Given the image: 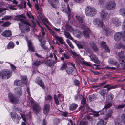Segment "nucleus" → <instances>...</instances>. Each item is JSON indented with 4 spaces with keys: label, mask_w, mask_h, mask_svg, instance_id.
I'll return each mask as SVG.
<instances>
[{
    "label": "nucleus",
    "mask_w": 125,
    "mask_h": 125,
    "mask_svg": "<svg viewBox=\"0 0 125 125\" xmlns=\"http://www.w3.org/2000/svg\"><path fill=\"white\" fill-rule=\"evenodd\" d=\"M125 106V104L119 105L116 107V109L117 110L123 108Z\"/></svg>",
    "instance_id": "nucleus-49"
},
{
    "label": "nucleus",
    "mask_w": 125,
    "mask_h": 125,
    "mask_svg": "<svg viewBox=\"0 0 125 125\" xmlns=\"http://www.w3.org/2000/svg\"><path fill=\"white\" fill-rule=\"evenodd\" d=\"M66 42L69 45L70 47L72 49H73L74 48V46L73 45L70 41L68 39L66 40Z\"/></svg>",
    "instance_id": "nucleus-41"
},
{
    "label": "nucleus",
    "mask_w": 125,
    "mask_h": 125,
    "mask_svg": "<svg viewBox=\"0 0 125 125\" xmlns=\"http://www.w3.org/2000/svg\"><path fill=\"white\" fill-rule=\"evenodd\" d=\"M14 46V45L13 43L10 42L9 43L7 46V47L8 49H10L13 48Z\"/></svg>",
    "instance_id": "nucleus-38"
},
{
    "label": "nucleus",
    "mask_w": 125,
    "mask_h": 125,
    "mask_svg": "<svg viewBox=\"0 0 125 125\" xmlns=\"http://www.w3.org/2000/svg\"><path fill=\"white\" fill-rule=\"evenodd\" d=\"M112 22L113 24L116 26L120 25L121 23L120 21L117 18H113V19Z\"/></svg>",
    "instance_id": "nucleus-17"
},
{
    "label": "nucleus",
    "mask_w": 125,
    "mask_h": 125,
    "mask_svg": "<svg viewBox=\"0 0 125 125\" xmlns=\"http://www.w3.org/2000/svg\"><path fill=\"white\" fill-rule=\"evenodd\" d=\"M91 46L93 50L95 51H97L98 50V48L95 44L93 42H90Z\"/></svg>",
    "instance_id": "nucleus-27"
},
{
    "label": "nucleus",
    "mask_w": 125,
    "mask_h": 125,
    "mask_svg": "<svg viewBox=\"0 0 125 125\" xmlns=\"http://www.w3.org/2000/svg\"><path fill=\"white\" fill-rule=\"evenodd\" d=\"M11 16H6L4 17L3 18H2V20H8L11 18Z\"/></svg>",
    "instance_id": "nucleus-61"
},
{
    "label": "nucleus",
    "mask_w": 125,
    "mask_h": 125,
    "mask_svg": "<svg viewBox=\"0 0 125 125\" xmlns=\"http://www.w3.org/2000/svg\"><path fill=\"white\" fill-rule=\"evenodd\" d=\"M109 62L110 64L114 65L116 64L117 62L116 61L113 59H111L109 60Z\"/></svg>",
    "instance_id": "nucleus-37"
},
{
    "label": "nucleus",
    "mask_w": 125,
    "mask_h": 125,
    "mask_svg": "<svg viewBox=\"0 0 125 125\" xmlns=\"http://www.w3.org/2000/svg\"><path fill=\"white\" fill-rule=\"evenodd\" d=\"M36 82L43 89H44L45 88V86L43 83L42 82V80L40 79V78L38 79L36 81Z\"/></svg>",
    "instance_id": "nucleus-22"
},
{
    "label": "nucleus",
    "mask_w": 125,
    "mask_h": 125,
    "mask_svg": "<svg viewBox=\"0 0 125 125\" xmlns=\"http://www.w3.org/2000/svg\"><path fill=\"white\" fill-rule=\"evenodd\" d=\"M116 6V4L114 2L110 1L106 3L105 7L107 10H111L115 9Z\"/></svg>",
    "instance_id": "nucleus-6"
},
{
    "label": "nucleus",
    "mask_w": 125,
    "mask_h": 125,
    "mask_svg": "<svg viewBox=\"0 0 125 125\" xmlns=\"http://www.w3.org/2000/svg\"><path fill=\"white\" fill-rule=\"evenodd\" d=\"M50 105L49 104L45 105L43 108V113L45 114L48 113L50 110Z\"/></svg>",
    "instance_id": "nucleus-15"
},
{
    "label": "nucleus",
    "mask_w": 125,
    "mask_h": 125,
    "mask_svg": "<svg viewBox=\"0 0 125 125\" xmlns=\"http://www.w3.org/2000/svg\"><path fill=\"white\" fill-rule=\"evenodd\" d=\"M102 18L104 20H106L109 18V15L108 13L105 11H103L101 14Z\"/></svg>",
    "instance_id": "nucleus-13"
},
{
    "label": "nucleus",
    "mask_w": 125,
    "mask_h": 125,
    "mask_svg": "<svg viewBox=\"0 0 125 125\" xmlns=\"http://www.w3.org/2000/svg\"><path fill=\"white\" fill-rule=\"evenodd\" d=\"M117 87V86L116 85L111 86L110 84H108L105 85L104 86V88H107V91H109L110 90L114 89Z\"/></svg>",
    "instance_id": "nucleus-21"
},
{
    "label": "nucleus",
    "mask_w": 125,
    "mask_h": 125,
    "mask_svg": "<svg viewBox=\"0 0 125 125\" xmlns=\"http://www.w3.org/2000/svg\"><path fill=\"white\" fill-rule=\"evenodd\" d=\"M106 90L104 89L101 90L99 91V93L103 97H104L106 93Z\"/></svg>",
    "instance_id": "nucleus-34"
},
{
    "label": "nucleus",
    "mask_w": 125,
    "mask_h": 125,
    "mask_svg": "<svg viewBox=\"0 0 125 125\" xmlns=\"http://www.w3.org/2000/svg\"><path fill=\"white\" fill-rule=\"evenodd\" d=\"M2 35L6 37H9L11 35V31L9 30H6L1 34Z\"/></svg>",
    "instance_id": "nucleus-19"
},
{
    "label": "nucleus",
    "mask_w": 125,
    "mask_h": 125,
    "mask_svg": "<svg viewBox=\"0 0 125 125\" xmlns=\"http://www.w3.org/2000/svg\"><path fill=\"white\" fill-rule=\"evenodd\" d=\"M38 39L40 42L41 43L42 41L44 42V39L43 36H40L38 37Z\"/></svg>",
    "instance_id": "nucleus-48"
},
{
    "label": "nucleus",
    "mask_w": 125,
    "mask_h": 125,
    "mask_svg": "<svg viewBox=\"0 0 125 125\" xmlns=\"http://www.w3.org/2000/svg\"><path fill=\"white\" fill-rule=\"evenodd\" d=\"M77 19L78 22L80 23H83L84 21V20L82 17L80 16H76L75 17Z\"/></svg>",
    "instance_id": "nucleus-32"
},
{
    "label": "nucleus",
    "mask_w": 125,
    "mask_h": 125,
    "mask_svg": "<svg viewBox=\"0 0 125 125\" xmlns=\"http://www.w3.org/2000/svg\"><path fill=\"white\" fill-rule=\"evenodd\" d=\"M85 0H74L75 2L78 3H81L84 1Z\"/></svg>",
    "instance_id": "nucleus-62"
},
{
    "label": "nucleus",
    "mask_w": 125,
    "mask_h": 125,
    "mask_svg": "<svg viewBox=\"0 0 125 125\" xmlns=\"http://www.w3.org/2000/svg\"><path fill=\"white\" fill-rule=\"evenodd\" d=\"M114 95L112 94L110 92L106 96V97L107 99H108L109 102H111L113 99Z\"/></svg>",
    "instance_id": "nucleus-23"
},
{
    "label": "nucleus",
    "mask_w": 125,
    "mask_h": 125,
    "mask_svg": "<svg viewBox=\"0 0 125 125\" xmlns=\"http://www.w3.org/2000/svg\"><path fill=\"white\" fill-rule=\"evenodd\" d=\"M50 32L51 34L53 35L55 38H56V37L57 36V34L55 32L53 31L52 30H50Z\"/></svg>",
    "instance_id": "nucleus-46"
},
{
    "label": "nucleus",
    "mask_w": 125,
    "mask_h": 125,
    "mask_svg": "<svg viewBox=\"0 0 125 125\" xmlns=\"http://www.w3.org/2000/svg\"><path fill=\"white\" fill-rule=\"evenodd\" d=\"M14 84L18 86H21L22 84L23 83L22 81L20 80H16L14 81Z\"/></svg>",
    "instance_id": "nucleus-33"
},
{
    "label": "nucleus",
    "mask_w": 125,
    "mask_h": 125,
    "mask_svg": "<svg viewBox=\"0 0 125 125\" xmlns=\"http://www.w3.org/2000/svg\"><path fill=\"white\" fill-rule=\"evenodd\" d=\"M100 44L101 46L105 50V52H110V50L105 42L102 41L101 42Z\"/></svg>",
    "instance_id": "nucleus-14"
},
{
    "label": "nucleus",
    "mask_w": 125,
    "mask_h": 125,
    "mask_svg": "<svg viewBox=\"0 0 125 125\" xmlns=\"http://www.w3.org/2000/svg\"><path fill=\"white\" fill-rule=\"evenodd\" d=\"M82 29H84L83 31V34L85 38H88L89 37V29L84 25H82Z\"/></svg>",
    "instance_id": "nucleus-9"
},
{
    "label": "nucleus",
    "mask_w": 125,
    "mask_h": 125,
    "mask_svg": "<svg viewBox=\"0 0 125 125\" xmlns=\"http://www.w3.org/2000/svg\"><path fill=\"white\" fill-rule=\"evenodd\" d=\"M57 62V61H52L51 60L49 59L46 62L45 64L48 66L51 67L52 65L56 63Z\"/></svg>",
    "instance_id": "nucleus-16"
},
{
    "label": "nucleus",
    "mask_w": 125,
    "mask_h": 125,
    "mask_svg": "<svg viewBox=\"0 0 125 125\" xmlns=\"http://www.w3.org/2000/svg\"><path fill=\"white\" fill-rule=\"evenodd\" d=\"M72 72H73V69L72 68H70L67 71V73L68 74H71L72 73Z\"/></svg>",
    "instance_id": "nucleus-63"
},
{
    "label": "nucleus",
    "mask_w": 125,
    "mask_h": 125,
    "mask_svg": "<svg viewBox=\"0 0 125 125\" xmlns=\"http://www.w3.org/2000/svg\"><path fill=\"white\" fill-rule=\"evenodd\" d=\"M91 60L95 63L98 64L99 63L98 60L96 56L94 54H92L89 56Z\"/></svg>",
    "instance_id": "nucleus-11"
},
{
    "label": "nucleus",
    "mask_w": 125,
    "mask_h": 125,
    "mask_svg": "<svg viewBox=\"0 0 125 125\" xmlns=\"http://www.w3.org/2000/svg\"><path fill=\"white\" fill-rule=\"evenodd\" d=\"M104 122V120H101L98 122L96 125H105Z\"/></svg>",
    "instance_id": "nucleus-42"
},
{
    "label": "nucleus",
    "mask_w": 125,
    "mask_h": 125,
    "mask_svg": "<svg viewBox=\"0 0 125 125\" xmlns=\"http://www.w3.org/2000/svg\"><path fill=\"white\" fill-rule=\"evenodd\" d=\"M85 110L87 111L90 112L92 111L91 109L90 108L89 106L87 105H86L85 106Z\"/></svg>",
    "instance_id": "nucleus-55"
},
{
    "label": "nucleus",
    "mask_w": 125,
    "mask_h": 125,
    "mask_svg": "<svg viewBox=\"0 0 125 125\" xmlns=\"http://www.w3.org/2000/svg\"><path fill=\"white\" fill-rule=\"evenodd\" d=\"M93 115L94 117H98L99 116V115L98 112L95 111H93Z\"/></svg>",
    "instance_id": "nucleus-57"
},
{
    "label": "nucleus",
    "mask_w": 125,
    "mask_h": 125,
    "mask_svg": "<svg viewBox=\"0 0 125 125\" xmlns=\"http://www.w3.org/2000/svg\"><path fill=\"white\" fill-rule=\"evenodd\" d=\"M76 44L79 48L82 49L83 48V45L80 43H76Z\"/></svg>",
    "instance_id": "nucleus-58"
},
{
    "label": "nucleus",
    "mask_w": 125,
    "mask_h": 125,
    "mask_svg": "<svg viewBox=\"0 0 125 125\" xmlns=\"http://www.w3.org/2000/svg\"><path fill=\"white\" fill-rule=\"evenodd\" d=\"M62 7L61 10L67 14L68 18H69L71 15V11L68 4H67L66 5L64 4H62Z\"/></svg>",
    "instance_id": "nucleus-5"
},
{
    "label": "nucleus",
    "mask_w": 125,
    "mask_h": 125,
    "mask_svg": "<svg viewBox=\"0 0 125 125\" xmlns=\"http://www.w3.org/2000/svg\"><path fill=\"white\" fill-rule=\"evenodd\" d=\"M119 63L121 66L124 69H125V59H119Z\"/></svg>",
    "instance_id": "nucleus-30"
},
{
    "label": "nucleus",
    "mask_w": 125,
    "mask_h": 125,
    "mask_svg": "<svg viewBox=\"0 0 125 125\" xmlns=\"http://www.w3.org/2000/svg\"><path fill=\"white\" fill-rule=\"evenodd\" d=\"M78 105L75 104H72L70 106L69 108L70 110L73 111L77 107Z\"/></svg>",
    "instance_id": "nucleus-35"
},
{
    "label": "nucleus",
    "mask_w": 125,
    "mask_h": 125,
    "mask_svg": "<svg viewBox=\"0 0 125 125\" xmlns=\"http://www.w3.org/2000/svg\"><path fill=\"white\" fill-rule=\"evenodd\" d=\"M11 117L14 121H17V123H19V121L21 119V117L16 113L15 112L11 113Z\"/></svg>",
    "instance_id": "nucleus-7"
},
{
    "label": "nucleus",
    "mask_w": 125,
    "mask_h": 125,
    "mask_svg": "<svg viewBox=\"0 0 125 125\" xmlns=\"http://www.w3.org/2000/svg\"><path fill=\"white\" fill-rule=\"evenodd\" d=\"M112 110L111 109L109 110L107 114L104 117V119L106 120L107 119L110 118L112 114Z\"/></svg>",
    "instance_id": "nucleus-25"
},
{
    "label": "nucleus",
    "mask_w": 125,
    "mask_h": 125,
    "mask_svg": "<svg viewBox=\"0 0 125 125\" xmlns=\"http://www.w3.org/2000/svg\"><path fill=\"white\" fill-rule=\"evenodd\" d=\"M16 19L21 21V22L19 23V27L22 33H27L29 31V26L27 25L28 22L21 15H19L17 16L16 17Z\"/></svg>",
    "instance_id": "nucleus-1"
},
{
    "label": "nucleus",
    "mask_w": 125,
    "mask_h": 125,
    "mask_svg": "<svg viewBox=\"0 0 125 125\" xmlns=\"http://www.w3.org/2000/svg\"><path fill=\"white\" fill-rule=\"evenodd\" d=\"M54 97L56 104L57 105H59V103L58 99L56 95H54Z\"/></svg>",
    "instance_id": "nucleus-47"
},
{
    "label": "nucleus",
    "mask_w": 125,
    "mask_h": 125,
    "mask_svg": "<svg viewBox=\"0 0 125 125\" xmlns=\"http://www.w3.org/2000/svg\"><path fill=\"white\" fill-rule=\"evenodd\" d=\"M63 56L66 59H69L70 57V56L69 54L68 53H63Z\"/></svg>",
    "instance_id": "nucleus-52"
},
{
    "label": "nucleus",
    "mask_w": 125,
    "mask_h": 125,
    "mask_svg": "<svg viewBox=\"0 0 125 125\" xmlns=\"http://www.w3.org/2000/svg\"><path fill=\"white\" fill-rule=\"evenodd\" d=\"M112 104L110 103H108L106 104L105 105L103 109V110L104 111L105 110V112L106 111L107 109L110 108L112 105Z\"/></svg>",
    "instance_id": "nucleus-28"
},
{
    "label": "nucleus",
    "mask_w": 125,
    "mask_h": 125,
    "mask_svg": "<svg viewBox=\"0 0 125 125\" xmlns=\"http://www.w3.org/2000/svg\"><path fill=\"white\" fill-rule=\"evenodd\" d=\"M120 14L123 16H125V9H121L119 10Z\"/></svg>",
    "instance_id": "nucleus-40"
},
{
    "label": "nucleus",
    "mask_w": 125,
    "mask_h": 125,
    "mask_svg": "<svg viewBox=\"0 0 125 125\" xmlns=\"http://www.w3.org/2000/svg\"><path fill=\"white\" fill-rule=\"evenodd\" d=\"M83 64L88 66H91V65L90 64L85 61H83Z\"/></svg>",
    "instance_id": "nucleus-64"
},
{
    "label": "nucleus",
    "mask_w": 125,
    "mask_h": 125,
    "mask_svg": "<svg viewBox=\"0 0 125 125\" xmlns=\"http://www.w3.org/2000/svg\"><path fill=\"white\" fill-rule=\"evenodd\" d=\"M56 39L61 44H64L65 46L67 45L64 42L63 39L62 37H59L57 36V37H56Z\"/></svg>",
    "instance_id": "nucleus-26"
},
{
    "label": "nucleus",
    "mask_w": 125,
    "mask_h": 125,
    "mask_svg": "<svg viewBox=\"0 0 125 125\" xmlns=\"http://www.w3.org/2000/svg\"><path fill=\"white\" fill-rule=\"evenodd\" d=\"M43 62H41V61H39L38 62H35L33 64L35 66H38L40 65H41Z\"/></svg>",
    "instance_id": "nucleus-45"
},
{
    "label": "nucleus",
    "mask_w": 125,
    "mask_h": 125,
    "mask_svg": "<svg viewBox=\"0 0 125 125\" xmlns=\"http://www.w3.org/2000/svg\"><path fill=\"white\" fill-rule=\"evenodd\" d=\"M125 55L124 54V52L122 51H121L120 52H119L118 53V56L119 57V59H125L124 58V56Z\"/></svg>",
    "instance_id": "nucleus-31"
},
{
    "label": "nucleus",
    "mask_w": 125,
    "mask_h": 125,
    "mask_svg": "<svg viewBox=\"0 0 125 125\" xmlns=\"http://www.w3.org/2000/svg\"><path fill=\"white\" fill-rule=\"evenodd\" d=\"M94 95L93 94L89 96V99L90 101H93L94 99Z\"/></svg>",
    "instance_id": "nucleus-59"
},
{
    "label": "nucleus",
    "mask_w": 125,
    "mask_h": 125,
    "mask_svg": "<svg viewBox=\"0 0 125 125\" xmlns=\"http://www.w3.org/2000/svg\"><path fill=\"white\" fill-rule=\"evenodd\" d=\"M67 67V65L65 64H64L62 65V66L60 68L61 70H63L65 69Z\"/></svg>",
    "instance_id": "nucleus-60"
},
{
    "label": "nucleus",
    "mask_w": 125,
    "mask_h": 125,
    "mask_svg": "<svg viewBox=\"0 0 125 125\" xmlns=\"http://www.w3.org/2000/svg\"><path fill=\"white\" fill-rule=\"evenodd\" d=\"M28 45L29 50L31 51H35L34 48L33 46L32 42L30 40L27 41Z\"/></svg>",
    "instance_id": "nucleus-18"
},
{
    "label": "nucleus",
    "mask_w": 125,
    "mask_h": 125,
    "mask_svg": "<svg viewBox=\"0 0 125 125\" xmlns=\"http://www.w3.org/2000/svg\"><path fill=\"white\" fill-rule=\"evenodd\" d=\"M82 97L83 99L81 101V104L83 105L81 106V107L82 108L84 106V105L86 104V99L85 98H84L83 97L82 95Z\"/></svg>",
    "instance_id": "nucleus-39"
},
{
    "label": "nucleus",
    "mask_w": 125,
    "mask_h": 125,
    "mask_svg": "<svg viewBox=\"0 0 125 125\" xmlns=\"http://www.w3.org/2000/svg\"><path fill=\"white\" fill-rule=\"evenodd\" d=\"M29 103L32 106L33 111L34 113L35 114H38L41 109L40 105L38 103L35 102L32 99L29 101Z\"/></svg>",
    "instance_id": "nucleus-3"
},
{
    "label": "nucleus",
    "mask_w": 125,
    "mask_h": 125,
    "mask_svg": "<svg viewBox=\"0 0 125 125\" xmlns=\"http://www.w3.org/2000/svg\"><path fill=\"white\" fill-rule=\"evenodd\" d=\"M74 83L75 85L78 86L80 84V82L79 80L75 79L74 81Z\"/></svg>",
    "instance_id": "nucleus-53"
},
{
    "label": "nucleus",
    "mask_w": 125,
    "mask_h": 125,
    "mask_svg": "<svg viewBox=\"0 0 125 125\" xmlns=\"http://www.w3.org/2000/svg\"><path fill=\"white\" fill-rule=\"evenodd\" d=\"M93 22L94 24L101 27H102L103 23L102 21L98 19L95 18L94 19Z\"/></svg>",
    "instance_id": "nucleus-12"
},
{
    "label": "nucleus",
    "mask_w": 125,
    "mask_h": 125,
    "mask_svg": "<svg viewBox=\"0 0 125 125\" xmlns=\"http://www.w3.org/2000/svg\"><path fill=\"white\" fill-rule=\"evenodd\" d=\"M52 99V98L51 95H48L46 97H45V101H46L47 100L50 101Z\"/></svg>",
    "instance_id": "nucleus-54"
},
{
    "label": "nucleus",
    "mask_w": 125,
    "mask_h": 125,
    "mask_svg": "<svg viewBox=\"0 0 125 125\" xmlns=\"http://www.w3.org/2000/svg\"><path fill=\"white\" fill-rule=\"evenodd\" d=\"M12 75L11 71L8 69H4L0 72V79H8Z\"/></svg>",
    "instance_id": "nucleus-2"
},
{
    "label": "nucleus",
    "mask_w": 125,
    "mask_h": 125,
    "mask_svg": "<svg viewBox=\"0 0 125 125\" xmlns=\"http://www.w3.org/2000/svg\"><path fill=\"white\" fill-rule=\"evenodd\" d=\"M64 34L66 37L73 41L74 40L73 38L71 37V35L68 32L66 31H64Z\"/></svg>",
    "instance_id": "nucleus-29"
},
{
    "label": "nucleus",
    "mask_w": 125,
    "mask_h": 125,
    "mask_svg": "<svg viewBox=\"0 0 125 125\" xmlns=\"http://www.w3.org/2000/svg\"><path fill=\"white\" fill-rule=\"evenodd\" d=\"M69 52H70V53L73 55V56L74 57H77L78 56V55L75 52L71 50H70Z\"/></svg>",
    "instance_id": "nucleus-56"
},
{
    "label": "nucleus",
    "mask_w": 125,
    "mask_h": 125,
    "mask_svg": "<svg viewBox=\"0 0 125 125\" xmlns=\"http://www.w3.org/2000/svg\"><path fill=\"white\" fill-rule=\"evenodd\" d=\"M11 24V23L9 22H7L4 23L2 26L3 27H7L9 26Z\"/></svg>",
    "instance_id": "nucleus-51"
},
{
    "label": "nucleus",
    "mask_w": 125,
    "mask_h": 125,
    "mask_svg": "<svg viewBox=\"0 0 125 125\" xmlns=\"http://www.w3.org/2000/svg\"><path fill=\"white\" fill-rule=\"evenodd\" d=\"M33 2H35V6L37 10H38L39 9L38 5V2L37 0H32Z\"/></svg>",
    "instance_id": "nucleus-50"
},
{
    "label": "nucleus",
    "mask_w": 125,
    "mask_h": 125,
    "mask_svg": "<svg viewBox=\"0 0 125 125\" xmlns=\"http://www.w3.org/2000/svg\"><path fill=\"white\" fill-rule=\"evenodd\" d=\"M15 92L17 93L19 96H21L22 93L21 89L20 87H17L15 89Z\"/></svg>",
    "instance_id": "nucleus-24"
},
{
    "label": "nucleus",
    "mask_w": 125,
    "mask_h": 125,
    "mask_svg": "<svg viewBox=\"0 0 125 125\" xmlns=\"http://www.w3.org/2000/svg\"><path fill=\"white\" fill-rule=\"evenodd\" d=\"M48 3L54 8H57L58 7L59 3L57 0H48Z\"/></svg>",
    "instance_id": "nucleus-8"
},
{
    "label": "nucleus",
    "mask_w": 125,
    "mask_h": 125,
    "mask_svg": "<svg viewBox=\"0 0 125 125\" xmlns=\"http://www.w3.org/2000/svg\"><path fill=\"white\" fill-rule=\"evenodd\" d=\"M121 121L125 124V114H123L121 115Z\"/></svg>",
    "instance_id": "nucleus-43"
},
{
    "label": "nucleus",
    "mask_w": 125,
    "mask_h": 125,
    "mask_svg": "<svg viewBox=\"0 0 125 125\" xmlns=\"http://www.w3.org/2000/svg\"><path fill=\"white\" fill-rule=\"evenodd\" d=\"M121 33L120 32L115 33L114 36L115 40L118 41H119L121 39Z\"/></svg>",
    "instance_id": "nucleus-20"
},
{
    "label": "nucleus",
    "mask_w": 125,
    "mask_h": 125,
    "mask_svg": "<svg viewBox=\"0 0 125 125\" xmlns=\"http://www.w3.org/2000/svg\"><path fill=\"white\" fill-rule=\"evenodd\" d=\"M65 28L66 30L68 31H71L72 30V27L68 24L66 25L65 26Z\"/></svg>",
    "instance_id": "nucleus-44"
},
{
    "label": "nucleus",
    "mask_w": 125,
    "mask_h": 125,
    "mask_svg": "<svg viewBox=\"0 0 125 125\" xmlns=\"http://www.w3.org/2000/svg\"><path fill=\"white\" fill-rule=\"evenodd\" d=\"M9 100L12 102L14 104H17L19 102V99L11 94H9Z\"/></svg>",
    "instance_id": "nucleus-10"
},
{
    "label": "nucleus",
    "mask_w": 125,
    "mask_h": 125,
    "mask_svg": "<svg viewBox=\"0 0 125 125\" xmlns=\"http://www.w3.org/2000/svg\"><path fill=\"white\" fill-rule=\"evenodd\" d=\"M21 78L23 81V83H26L27 82V79L26 76H21Z\"/></svg>",
    "instance_id": "nucleus-36"
},
{
    "label": "nucleus",
    "mask_w": 125,
    "mask_h": 125,
    "mask_svg": "<svg viewBox=\"0 0 125 125\" xmlns=\"http://www.w3.org/2000/svg\"><path fill=\"white\" fill-rule=\"evenodd\" d=\"M85 14L88 16H94L97 13V10L94 8L89 6L86 7L85 9Z\"/></svg>",
    "instance_id": "nucleus-4"
}]
</instances>
